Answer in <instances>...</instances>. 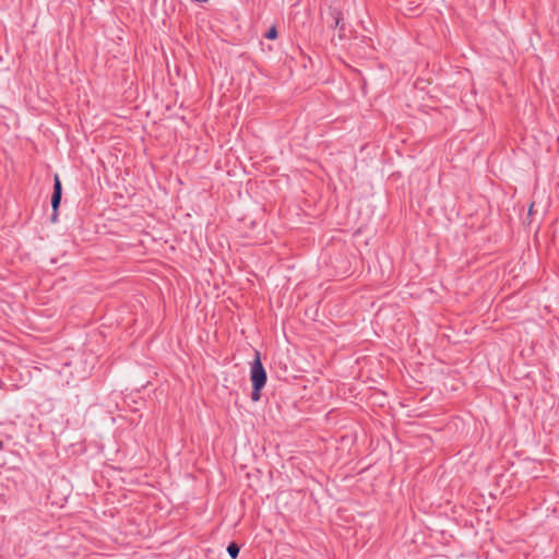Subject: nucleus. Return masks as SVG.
Segmentation results:
<instances>
[{
  "label": "nucleus",
  "instance_id": "f03ea898",
  "mask_svg": "<svg viewBox=\"0 0 559 559\" xmlns=\"http://www.w3.org/2000/svg\"><path fill=\"white\" fill-rule=\"evenodd\" d=\"M62 199V183L60 177H53V190L51 194V207H60Z\"/></svg>",
  "mask_w": 559,
  "mask_h": 559
},
{
  "label": "nucleus",
  "instance_id": "20e7f679",
  "mask_svg": "<svg viewBox=\"0 0 559 559\" xmlns=\"http://www.w3.org/2000/svg\"><path fill=\"white\" fill-rule=\"evenodd\" d=\"M264 386L252 385L251 400L258 402L261 399V391Z\"/></svg>",
  "mask_w": 559,
  "mask_h": 559
},
{
  "label": "nucleus",
  "instance_id": "7ed1b4c3",
  "mask_svg": "<svg viewBox=\"0 0 559 559\" xmlns=\"http://www.w3.org/2000/svg\"><path fill=\"white\" fill-rule=\"evenodd\" d=\"M227 554L229 555V557L231 559H237L238 555H239V551H240V547L237 543L235 542H231L228 544L227 546Z\"/></svg>",
  "mask_w": 559,
  "mask_h": 559
},
{
  "label": "nucleus",
  "instance_id": "0eeeda50",
  "mask_svg": "<svg viewBox=\"0 0 559 559\" xmlns=\"http://www.w3.org/2000/svg\"><path fill=\"white\" fill-rule=\"evenodd\" d=\"M176 178H177V181H178L180 185H182V181H181L180 177H176Z\"/></svg>",
  "mask_w": 559,
  "mask_h": 559
},
{
  "label": "nucleus",
  "instance_id": "423d86ee",
  "mask_svg": "<svg viewBox=\"0 0 559 559\" xmlns=\"http://www.w3.org/2000/svg\"><path fill=\"white\" fill-rule=\"evenodd\" d=\"M52 209V213H51V216H50V222L51 223H57L58 222V217H59V207H51Z\"/></svg>",
  "mask_w": 559,
  "mask_h": 559
},
{
  "label": "nucleus",
  "instance_id": "39448f33",
  "mask_svg": "<svg viewBox=\"0 0 559 559\" xmlns=\"http://www.w3.org/2000/svg\"><path fill=\"white\" fill-rule=\"evenodd\" d=\"M265 38L267 39H276L277 38V29L275 26H272L265 34Z\"/></svg>",
  "mask_w": 559,
  "mask_h": 559
},
{
  "label": "nucleus",
  "instance_id": "f257e3e1",
  "mask_svg": "<svg viewBox=\"0 0 559 559\" xmlns=\"http://www.w3.org/2000/svg\"><path fill=\"white\" fill-rule=\"evenodd\" d=\"M250 380L252 385L264 386L267 380L266 371L261 361L260 352L255 350L254 359L250 366Z\"/></svg>",
  "mask_w": 559,
  "mask_h": 559
}]
</instances>
